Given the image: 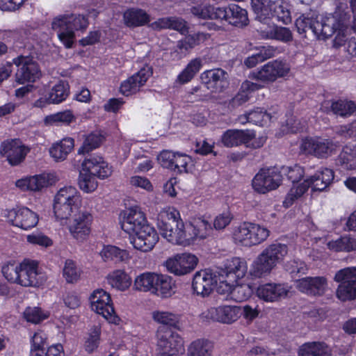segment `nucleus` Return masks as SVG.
Returning a JSON list of instances; mask_svg holds the SVG:
<instances>
[{
  "label": "nucleus",
  "instance_id": "nucleus-1",
  "mask_svg": "<svg viewBox=\"0 0 356 356\" xmlns=\"http://www.w3.org/2000/svg\"><path fill=\"white\" fill-rule=\"evenodd\" d=\"M158 227L163 238L172 244L187 246V225L185 226L179 212L174 208L163 209L158 215Z\"/></svg>",
  "mask_w": 356,
  "mask_h": 356
},
{
  "label": "nucleus",
  "instance_id": "nucleus-2",
  "mask_svg": "<svg viewBox=\"0 0 356 356\" xmlns=\"http://www.w3.org/2000/svg\"><path fill=\"white\" fill-rule=\"evenodd\" d=\"M2 273L9 282L23 286H38L44 281L35 261L24 259L20 264L8 263L3 266Z\"/></svg>",
  "mask_w": 356,
  "mask_h": 356
},
{
  "label": "nucleus",
  "instance_id": "nucleus-3",
  "mask_svg": "<svg viewBox=\"0 0 356 356\" xmlns=\"http://www.w3.org/2000/svg\"><path fill=\"white\" fill-rule=\"evenodd\" d=\"M288 253L285 244L273 243L267 246L253 261L250 274L256 278L266 276L280 263Z\"/></svg>",
  "mask_w": 356,
  "mask_h": 356
},
{
  "label": "nucleus",
  "instance_id": "nucleus-4",
  "mask_svg": "<svg viewBox=\"0 0 356 356\" xmlns=\"http://www.w3.org/2000/svg\"><path fill=\"white\" fill-rule=\"evenodd\" d=\"M88 24V19L83 15H62L53 19L51 28L57 32L58 38L63 45L70 49L75 40L74 31L86 29Z\"/></svg>",
  "mask_w": 356,
  "mask_h": 356
},
{
  "label": "nucleus",
  "instance_id": "nucleus-5",
  "mask_svg": "<svg viewBox=\"0 0 356 356\" xmlns=\"http://www.w3.org/2000/svg\"><path fill=\"white\" fill-rule=\"evenodd\" d=\"M269 230L258 224L245 222L234 232L236 243L244 246H252L264 242L269 236Z\"/></svg>",
  "mask_w": 356,
  "mask_h": 356
},
{
  "label": "nucleus",
  "instance_id": "nucleus-6",
  "mask_svg": "<svg viewBox=\"0 0 356 356\" xmlns=\"http://www.w3.org/2000/svg\"><path fill=\"white\" fill-rule=\"evenodd\" d=\"M221 140L223 145L227 147L244 144L247 147L257 149L264 145L266 137L255 138L254 132L250 130L229 129L224 133Z\"/></svg>",
  "mask_w": 356,
  "mask_h": 356
},
{
  "label": "nucleus",
  "instance_id": "nucleus-7",
  "mask_svg": "<svg viewBox=\"0 0 356 356\" xmlns=\"http://www.w3.org/2000/svg\"><path fill=\"white\" fill-rule=\"evenodd\" d=\"M92 309L110 323L119 324L120 318L115 314L111 298L106 291L100 289L93 291L90 297Z\"/></svg>",
  "mask_w": 356,
  "mask_h": 356
},
{
  "label": "nucleus",
  "instance_id": "nucleus-8",
  "mask_svg": "<svg viewBox=\"0 0 356 356\" xmlns=\"http://www.w3.org/2000/svg\"><path fill=\"white\" fill-rule=\"evenodd\" d=\"M291 67L285 61L275 60L263 65L257 72L252 74V77L264 83L275 82L277 79L286 76Z\"/></svg>",
  "mask_w": 356,
  "mask_h": 356
},
{
  "label": "nucleus",
  "instance_id": "nucleus-9",
  "mask_svg": "<svg viewBox=\"0 0 356 356\" xmlns=\"http://www.w3.org/2000/svg\"><path fill=\"white\" fill-rule=\"evenodd\" d=\"M282 176L277 169H261L252 179L254 190L261 194H265L275 190L280 185Z\"/></svg>",
  "mask_w": 356,
  "mask_h": 356
},
{
  "label": "nucleus",
  "instance_id": "nucleus-10",
  "mask_svg": "<svg viewBox=\"0 0 356 356\" xmlns=\"http://www.w3.org/2000/svg\"><path fill=\"white\" fill-rule=\"evenodd\" d=\"M92 215L80 210L69 218L68 228L71 235L78 241H83L91 232Z\"/></svg>",
  "mask_w": 356,
  "mask_h": 356
},
{
  "label": "nucleus",
  "instance_id": "nucleus-11",
  "mask_svg": "<svg viewBox=\"0 0 356 356\" xmlns=\"http://www.w3.org/2000/svg\"><path fill=\"white\" fill-rule=\"evenodd\" d=\"M339 143L330 139L305 138L301 144V149L307 154L317 158H327L334 153Z\"/></svg>",
  "mask_w": 356,
  "mask_h": 356
},
{
  "label": "nucleus",
  "instance_id": "nucleus-12",
  "mask_svg": "<svg viewBox=\"0 0 356 356\" xmlns=\"http://www.w3.org/2000/svg\"><path fill=\"white\" fill-rule=\"evenodd\" d=\"M13 63L18 69L15 74V81L19 84L34 82L40 76L38 65L32 58L19 56L13 59Z\"/></svg>",
  "mask_w": 356,
  "mask_h": 356
},
{
  "label": "nucleus",
  "instance_id": "nucleus-13",
  "mask_svg": "<svg viewBox=\"0 0 356 356\" xmlns=\"http://www.w3.org/2000/svg\"><path fill=\"white\" fill-rule=\"evenodd\" d=\"M156 337L159 353H177L182 349V339L177 333L168 327H159L157 330Z\"/></svg>",
  "mask_w": 356,
  "mask_h": 356
},
{
  "label": "nucleus",
  "instance_id": "nucleus-14",
  "mask_svg": "<svg viewBox=\"0 0 356 356\" xmlns=\"http://www.w3.org/2000/svg\"><path fill=\"white\" fill-rule=\"evenodd\" d=\"M247 270V264L244 259L239 257L227 259L224 262L222 269L226 279L220 280V282L226 283V287L229 291L238 280L244 277Z\"/></svg>",
  "mask_w": 356,
  "mask_h": 356
},
{
  "label": "nucleus",
  "instance_id": "nucleus-15",
  "mask_svg": "<svg viewBox=\"0 0 356 356\" xmlns=\"http://www.w3.org/2000/svg\"><path fill=\"white\" fill-rule=\"evenodd\" d=\"M241 316V308L237 306L223 305L211 307L202 314V317L208 321L231 324Z\"/></svg>",
  "mask_w": 356,
  "mask_h": 356
},
{
  "label": "nucleus",
  "instance_id": "nucleus-16",
  "mask_svg": "<svg viewBox=\"0 0 356 356\" xmlns=\"http://www.w3.org/2000/svg\"><path fill=\"white\" fill-rule=\"evenodd\" d=\"M29 149L19 139L7 140L1 143L0 153L7 158L8 163L12 165H17L22 163Z\"/></svg>",
  "mask_w": 356,
  "mask_h": 356
},
{
  "label": "nucleus",
  "instance_id": "nucleus-17",
  "mask_svg": "<svg viewBox=\"0 0 356 356\" xmlns=\"http://www.w3.org/2000/svg\"><path fill=\"white\" fill-rule=\"evenodd\" d=\"M289 293L287 285L270 282L260 284L256 291L257 297L266 302H277L286 298Z\"/></svg>",
  "mask_w": 356,
  "mask_h": 356
},
{
  "label": "nucleus",
  "instance_id": "nucleus-18",
  "mask_svg": "<svg viewBox=\"0 0 356 356\" xmlns=\"http://www.w3.org/2000/svg\"><path fill=\"white\" fill-rule=\"evenodd\" d=\"M197 264V258L191 254H177L165 262L167 270L176 275H184L191 273Z\"/></svg>",
  "mask_w": 356,
  "mask_h": 356
},
{
  "label": "nucleus",
  "instance_id": "nucleus-19",
  "mask_svg": "<svg viewBox=\"0 0 356 356\" xmlns=\"http://www.w3.org/2000/svg\"><path fill=\"white\" fill-rule=\"evenodd\" d=\"M6 217L13 225L23 229L34 227L38 222V215L26 207L8 211Z\"/></svg>",
  "mask_w": 356,
  "mask_h": 356
},
{
  "label": "nucleus",
  "instance_id": "nucleus-20",
  "mask_svg": "<svg viewBox=\"0 0 356 356\" xmlns=\"http://www.w3.org/2000/svg\"><path fill=\"white\" fill-rule=\"evenodd\" d=\"M158 240L156 231L147 223L133 236L131 243L136 249L147 252L154 248Z\"/></svg>",
  "mask_w": 356,
  "mask_h": 356
},
{
  "label": "nucleus",
  "instance_id": "nucleus-21",
  "mask_svg": "<svg viewBox=\"0 0 356 356\" xmlns=\"http://www.w3.org/2000/svg\"><path fill=\"white\" fill-rule=\"evenodd\" d=\"M200 78L206 87L215 92L223 91L229 85L227 73L220 68L207 70Z\"/></svg>",
  "mask_w": 356,
  "mask_h": 356
},
{
  "label": "nucleus",
  "instance_id": "nucleus-22",
  "mask_svg": "<svg viewBox=\"0 0 356 356\" xmlns=\"http://www.w3.org/2000/svg\"><path fill=\"white\" fill-rule=\"evenodd\" d=\"M217 284L216 275L209 270L195 273L193 280V289L197 296H208Z\"/></svg>",
  "mask_w": 356,
  "mask_h": 356
},
{
  "label": "nucleus",
  "instance_id": "nucleus-23",
  "mask_svg": "<svg viewBox=\"0 0 356 356\" xmlns=\"http://www.w3.org/2000/svg\"><path fill=\"white\" fill-rule=\"evenodd\" d=\"M146 224L147 222L143 212L138 208H129L124 213L121 227L130 236H134Z\"/></svg>",
  "mask_w": 356,
  "mask_h": 356
},
{
  "label": "nucleus",
  "instance_id": "nucleus-24",
  "mask_svg": "<svg viewBox=\"0 0 356 356\" xmlns=\"http://www.w3.org/2000/svg\"><path fill=\"white\" fill-rule=\"evenodd\" d=\"M152 74V70L151 67H146L142 68L139 72L122 83L120 86L121 92L125 96L137 92L139 91L140 88L145 85Z\"/></svg>",
  "mask_w": 356,
  "mask_h": 356
},
{
  "label": "nucleus",
  "instance_id": "nucleus-25",
  "mask_svg": "<svg viewBox=\"0 0 356 356\" xmlns=\"http://www.w3.org/2000/svg\"><path fill=\"white\" fill-rule=\"evenodd\" d=\"M327 280L324 277H307L296 282V288L308 295L321 296L327 288Z\"/></svg>",
  "mask_w": 356,
  "mask_h": 356
},
{
  "label": "nucleus",
  "instance_id": "nucleus-26",
  "mask_svg": "<svg viewBox=\"0 0 356 356\" xmlns=\"http://www.w3.org/2000/svg\"><path fill=\"white\" fill-rule=\"evenodd\" d=\"M213 232V227L207 220L198 218L187 225V238H190V245L197 238L204 239Z\"/></svg>",
  "mask_w": 356,
  "mask_h": 356
},
{
  "label": "nucleus",
  "instance_id": "nucleus-27",
  "mask_svg": "<svg viewBox=\"0 0 356 356\" xmlns=\"http://www.w3.org/2000/svg\"><path fill=\"white\" fill-rule=\"evenodd\" d=\"M333 179L334 172L332 170L322 168L303 183L308 185V188L311 187L313 191H323L330 185Z\"/></svg>",
  "mask_w": 356,
  "mask_h": 356
},
{
  "label": "nucleus",
  "instance_id": "nucleus-28",
  "mask_svg": "<svg viewBox=\"0 0 356 356\" xmlns=\"http://www.w3.org/2000/svg\"><path fill=\"white\" fill-rule=\"evenodd\" d=\"M82 171L90 173L99 178L108 177L112 170L108 164L100 156H92L86 159L82 163Z\"/></svg>",
  "mask_w": 356,
  "mask_h": 356
},
{
  "label": "nucleus",
  "instance_id": "nucleus-29",
  "mask_svg": "<svg viewBox=\"0 0 356 356\" xmlns=\"http://www.w3.org/2000/svg\"><path fill=\"white\" fill-rule=\"evenodd\" d=\"M226 10L227 6L219 7L209 4L193 6L191 8V13L200 19L225 21Z\"/></svg>",
  "mask_w": 356,
  "mask_h": 356
},
{
  "label": "nucleus",
  "instance_id": "nucleus-30",
  "mask_svg": "<svg viewBox=\"0 0 356 356\" xmlns=\"http://www.w3.org/2000/svg\"><path fill=\"white\" fill-rule=\"evenodd\" d=\"M356 109L355 104L352 101H324L321 106L320 110L324 113L333 112L334 114L341 116L350 115Z\"/></svg>",
  "mask_w": 356,
  "mask_h": 356
},
{
  "label": "nucleus",
  "instance_id": "nucleus-31",
  "mask_svg": "<svg viewBox=\"0 0 356 356\" xmlns=\"http://www.w3.org/2000/svg\"><path fill=\"white\" fill-rule=\"evenodd\" d=\"M320 26L318 17L314 15L302 14L296 20V26L300 34L305 37L314 35L316 37L317 27Z\"/></svg>",
  "mask_w": 356,
  "mask_h": 356
},
{
  "label": "nucleus",
  "instance_id": "nucleus-32",
  "mask_svg": "<svg viewBox=\"0 0 356 356\" xmlns=\"http://www.w3.org/2000/svg\"><path fill=\"white\" fill-rule=\"evenodd\" d=\"M298 356H332L330 348L323 341L307 342L298 350Z\"/></svg>",
  "mask_w": 356,
  "mask_h": 356
},
{
  "label": "nucleus",
  "instance_id": "nucleus-33",
  "mask_svg": "<svg viewBox=\"0 0 356 356\" xmlns=\"http://www.w3.org/2000/svg\"><path fill=\"white\" fill-rule=\"evenodd\" d=\"M175 284L172 277L156 273L152 294L161 298L170 297L175 293Z\"/></svg>",
  "mask_w": 356,
  "mask_h": 356
},
{
  "label": "nucleus",
  "instance_id": "nucleus-34",
  "mask_svg": "<svg viewBox=\"0 0 356 356\" xmlns=\"http://www.w3.org/2000/svg\"><path fill=\"white\" fill-rule=\"evenodd\" d=\"M209 35L197 33L186 36L177 42L175 51L181 56H186L192 49L208 39Z\"/></svg>",
  "mask_w": 356,
  "mask_h": 356
},
{
  "label": "nucleus",
  "instance_id": "nucleus-35",
  "mask_svg": "<svg viewBox=\"0 0 356 356\" xmlns=\"http://www.w3.org/2000/svg\"><path fill=\"white\" fill-rule=\"evenodd\" d=\"M226 13L225 21L229 24L237 27H243L248 24V13L238 5L230 4L227 6Z\"/></svg>",
  "mask_w": 356,
  "mask_h": 356
},
{
  "label": "nucleus",
  "instance_id": "nucleus-36",
  "mask_svg": "<svg viewBox=\"0 0 356 356\" xmlns=\"http://www.w3.org/2000/svg\"><path fill=\"white\" fill-rule=\"evenodd\" d=\"M319 22L320 26L317 27L316 34V37L318 39L331 37L341 27V24L337 18L332 15L322 18Z\"/></svg>",
  "mask_w": 356,
  "mask_h": 356
},
{
  "label": "nucleus",
  "instance_id": "nucleus-37",
  "mask_svg": "<svg viewBox=\"0 0 356 356\" xmlns=\"http://www.w3.org/2000/svg\"><path fill=\"white\" fill-rule=\"evenodd\" d=\"M74 139L66 138L54 144L49 149L50 155L57 161H63L74 147Z\"/></svg>",
  "mask_w": 356,
  "mask_h": 356
},
{
  "label": "nucleus",
  "instance_id": "nucleus-38",
  "mask_svg": "<svg viewBox=\"0 0 356 356\" xmlns=\"http://www.w3.org/2000/svg\"><path fill=\"white\" fill-rule=\"evenodd\" d=\"M261 33L264 38L283 42H289L293 40V34L291 30L286 27L273 25L266 30L261 31Z\"/></svg>",
  "mask_w": 356,
  "mask_h": 356
},
{
  "label": "nucleus",
  "instance_id": "nucleus-39",
  "mask_svg": "<svg viewBox=\"0 0 356 356\" xmlns=\"http://www.w3.org/2000/svg\"><path fill=\"white\" fill-rule=\"evenodd\" d=\"M80 203L74 202L72 204L71 202L54 201V211L56 218L60 220H68L74 213L80 211Z\"/></svg>",
  "mask_w": 356,
  "mask_h": 356
},
{
  "label": "nucleus",
  "instance_id": "nucleus-40",
  "mask_svg": "<svg viewBox=\"0 0 356 356\" xmlns=\"http://www.w3.org/2000/svg\"><path fill=\"white\" fill-rule=\"evenodd\" d=\"M29 189L31 191H39L55 184L58 178L55 173H42L29 177Z\"/></svg>",
  "mask_w": 356,
  "mask_h": 356
},
{
  "label": "nucleus",
  "instance_id": "nucleus-41",
  "mask_svg": "<svg viewBox=\"0 0 356 356\" xmlns=\"http://www.w3.org/2000/svg\"><path fill=\"white\" fill-rule=\"evenodd\" d=\"M125 24L129 27L143 26L149 22V15L141 9H129L124 13Z\"/></svg>",
  "mask_w": 356,
  "mask_h": 356
},
{
  "label": "nucleus",
  "instance_id": "nucleus-42",
  "mask_svg": "<svg viewBox=\"0 0 356 356\" xmlns=\"http://www.w3.org/2000/svg\"><path fill=\"white\" fill-rule=\"evenodd\" d=\"M156 275L154 273L146 272L136 276L133 289L138 291L152 293Z\"/></svg>",
  "mask_w": 356,
  "mask_h": 356
},
{
  "label": "nucleus",
  "instance_id": "nucleus-43",
  "mask_svg": "<svg viewBox=\"0 0 356 356\" xmlns=\"http://www.w3.org/2000/svg\"><path fill=\"white\" fill-rule=\"evenodd\" d=\"M108 283L120 291L127 289L131 284V279L124 270H116L107 277Z\"/></svg>",
  "mask_w": 356,
  "mask_h": 356
},
{
  "label": "nucleus",
  "instance_id": "nucleus-44",
  "mask_svg": "<svg viewBox=\"0 0 356 356\" xmlns=\"http://www.w3.org/2000/svg\"><path fill=\"white\" fill-rule=\"evenodd\" d=\"M69 86L65 81H59L49 92L47 101L49 104H59L68 97Z\"/></svg>",
  "mask_w": 356,
  "mask_h": 356
},
{
  "label": "nucleus",
  "instance_id": "nucleus-45",
  "mask_svg": "<svg viewBox=\"0 0 356 356\" xmlns=\"http://www.w3.org/2000/svg\"><path fill=\"white\" fill-rule=\"evenodd\" d=\"M202 66L200 58L191 60L184 70L178 75L176 82L180 84L186 83L192 80L195 75L200 71Z\"/></svg>",
  "mask_w": 356,
  "mask_h": 356
},
{
  "label": "nucleus",
  "instance_id": "nucleus-46",
  "mask_svg": "<svg viewBox=\"0 0 356 356\" xmlns=\"http://www.w3.org/2000/svg\"><path fill=\"white\" fill-rule=\"evenodd\" d=\"M212 345L206 339L193 341L188 348V356H211Z\"/></svg>",
  "mask_w": 356,
  "mask_h": 356
},
{
  "label": "nucleus",
  "instance_id": "nucleus-47",
  "mask_svg": "<svg viewBox=\"0 0 356 356\" xmlns=\"http://www.w3.org/2000/svg\"><path fill=\"white\" fill-rule=\"evenodd\" d=\"M270 114L261 108L252 111L240 117V120L243 123L249 122L261 126H263L264 124L270 121Z\"/></svg>",
  "mask_w": 356,
  "mask_h": 356
},
{
  "label": "nucleus",
  "instance_id": "nucleus-48",
  "mask_svg": "<svg viewBox=\"0 0 356 356\" xmlns=\"http://www.w3.org/2000/svg\"><path fill=\"white\" fill-rule=\"evenodd\" d=\"M327 246L335 252H350L356 250V238L343 236L336 241H330Z\"/></svg>",
  "mask_w": 356,
  "mask_h": 356
},
{
  "label": "nucleus",
  "instance_id": "nucleus-49",
  "mask_svg": "<svg viewBox=\"0 0 356 356\" xmlns=\"http://www.w3.org/2000/svg\"><path fill=\"white\" fill-rule=\"evenodd\" d=\"M338 162L344 169L353 170L356 168V149L345 146L339 156Z\"/></svg>",
  "mask_w": 356,
  "mask_h": 356
},
{
  "label": "nucleus",
  "instance_id": "nucleus-50",
  "mask_svg": "<svg viewBox=\"0 0 356 356\" xmlns=\"http://www.w3.org/2000/svg\"><path fill=\"white\" fill-rule=\"evenodd\" d=\"M54 201L63 202H81L80 196L75 187L65 186L61 188L56 193Z\"/></svg>",
  "mask_w": 356,
  "mask_h": 356
},
{
  "label": "nucleus",
  "instance_id": "nucleus-51",
  "mask_svg": "<svg viewBox=\"0 0 356 356\" xmlns=\"http://www.w3.org/2000/svg\"><path fill=\"white\" fill-rule=\"evenodd\" d=\"M96 176L84 171H81L79 177V185L80 188L86 192L90 193L97 188Z\"/></svg>",
  "mask_w": 356,
  "mask_h": 356
},
{
  "label": "nucleus",
  "instance_id": "nucleus-52",
  "mask_svg": "<svg viewBox=\"0 0 356 356\" xmlns=\"http://www.w3.org/2000/svg\"><path fill=\"white\" fill-rule=\"evenodd\" d=\"M276 4L270 8V14L277 17V19L284 24H288L291 22L290 11L283 5L280 0L275 1Z\"/></svg>",
  "mask_w": 356,
  "mask_h": 356
},
{
  "label": "nucleus",
  "instance_id": "nucleus-53",
  "mask_svg": "<svg viewBox=\"0 0 356 356\" xmlns=\"http://www.w3.org/2000/svg\"><path fill=\"white\" fill-rule=\"evenodd\" d=\"M352 284H340L337 290V296L342 301L356 298V282Z\"/></svg>",
  "mask_w": 356,
  "mask_h": 356
},
{
  "label": "nucleus",
  "instance_id": "nucleus-54",
  "mask_svg": "<svg viewBox=\"0 0 356 356\" xmlns=\"http://www.w3.org/2000/svg\"><path fill=\"white\" fill-rule=\"evenodd\" d=\"M102 136L100 134H91L88 135L83 145L79 149L78 153L84 154L98 147L102 142Z\"/></svg>",
  "mask_w": 356,
  "mask_h": 356
},
{
  "label": "nucleus",
  "instance_id": "nucleus-55",
  "mask_svg": "<svg viewBox=\"0 0 356 356\" xmlns=\"http://www.w3.org/2000/svg\"><path fill=\"white\" fill-rule=\"evenodd\" d=\"M75 119L76 118L73 113L70 110H66L47 116L45 118V122L49 124H52L56 122L69 124L74 122Z\"/></svg>",
  "mask_w": 356,
  "mask_h": 356
},
{
  "label": "nucleus",
  "instance_id": "nucleus-56",
  "mask_svg": "<svg viewBox=\"0 0 356 356\" xmlns=\"http://www.w3.org/2000/svg\"><path fill=\"white\" fill-rule=\"evenodd\" d=\"M100 254L104 261L114 260L122 261L127 255L125 250L119 249L113 245H107L104 247Z\"/></svg>",
  "mask_w": 356,
  "mask_h": 356
},
{
  "label": "nucleus",
  "instance_id": "nucleus-57",
  "mask_svg": "<svg viewBox=\"0 0 356 356\" xmlns=\"http://www.w3.org/2000/svg\"><path fill=\"white\" fill-rule=\"evenodd\" d=\"M152 318L158 323L174 327L178 322L177 316L168 312L154 311L152 312Z\"/></svg>",
  "mask_w": 356,
  "mask_h": 356
},
{
  "label": "nucleus",
  "instance_id": "nucleus-58",
  "mask_svg": "<svg viewBox=\"0 0 356 356\" xmlns=\"http://www.w3.org/2000/svg\"><path fill=\"white\" fill-rule=\"evenodd\" d=\"M334 280L340 284H352V281L356 282V267H348L337 271Z\"/></svg>",
  "mask_w": 356,
  "mask_h": 356
},
{
  "label": "nucleus",
  "instance_id": "nucleus-59",
  "mask_svg": "<svg viewBox=\"0 0 356 356\" xmlns=\"http://www.w3.org/2000/svg\"><path fill=\"white\" fill-rule=\"evenodd\" d=\"M307 189L308 185L304 184V183L291 188L283 202L284 205L286 207H290L293 202L300 197L307 191Z\"/></svg>",
  "mask_w": 356,
  "mask_h": 356
},
{
  "label": "nucleus",
  "instance_id": "nucleus-60",
  "mask_svg": "<svg viewBox=\"0 0 356 356\" xmlns=\"http://www.w3.org/2000/svg\"><path fill=\"white\" fill-rule=\"evenodd\" d=\"M275 4L276 2L272 0H251V6L254 12L261 15H269L270 8Z\"/></svg>",
  "mask_w": 356,
  "mask_h": 356
},
{
  "label": "nucleus",
  "instance_id": "nucleus-61",
  "mask_svg": "<svg viewBox=\"0 0 356 356\" xmlns=\"http://www.w3.org/2000/svg\"><path fill=\"white\" fill-rule=\"evenodd\" d=\"M47 316L39 307H27L24 312V318L30 323H39Z\"/></svg>",
  "mask_w": 356,
  "mask_h": 356
},
{
  "label": "nucleus",
  "instance_id": "nucleus-62",
  "mask_svg": "<svg viewBox=\"0 0 356 356\" xmlns=\"http://www.w3.org/2000/svg\"><path fill=\"white\" fill-rule=\"evenodd\" d=\"M63 275L69 283L76 282L79 277V270L72 260H67L63 268Z\"/></svg>",
  "mask_w": 356,
  "mask_h": 356
},
{
  "label": "nucleus",
  "instance_id": "nucleus-63",
  "mask_svg": "<svg viewBox=\"0 0 356 356\" xmlns=\"http://www.w3.org/2000/svg\"><path fill=\"white\" fill-rule=\"evenodd\" d=\"M99 335L100 329L98 327H94L85 343V349L88 353H92L98 347Z\"/></svg>",
  "mask_w": 356,
  "mask_h": 356
},
{
  "label": "nucleus",
  "instance_id": "nucleus-64",
  "mask_svg": "<svg viewBox=\"0 0 356 356\" xmlns=\"http://www.w3.org/2000/svg\"><path fill=\"white\" fill-rule=\"evenodd\" d=\"M27 241L30 243L38 245L44 248L51 246L53 244V241L50 238L41 233L28 235Z\"/></svg>",
  "mask_w": 356,
  "mask_h": 356
}]
</instances>
